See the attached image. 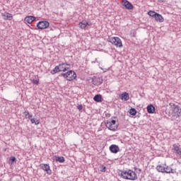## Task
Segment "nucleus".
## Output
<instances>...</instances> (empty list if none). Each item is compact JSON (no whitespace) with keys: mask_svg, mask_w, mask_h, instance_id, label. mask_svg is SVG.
<instances>
[{"mask_svg":"<svg viewBox=\"0 0 181 181\" xmlns=\"http://www.w3.org/2000/svg\"><path fill=\"white\" fill-rule=\"evenodd\" d=\"M121 177L127 180H136L138 179L136 173L131 170L122 171Z\"/></svg>","mask_w":181,"mask_h":181,"instance_id":"1","label":"nucleus"},{"mask_svg":"<svg viewBox=\"0 0 181 181\" xmlns=\"http://www.w3.org/2000/svg\"><path fill=\"white\" fill-rule=\"evenodd\" d=\"M69 64L62 63L59 64L58 66H55L54 69L51 71V74H56V73H60V71H67L70 67Z\"/></svg>","mask_w":181,"mask_h":181,"instance_id":"2","label":"nucleus"},{"mask_svg":"<svg viewBox=\"0 0 181 181\" xmlns=\"http://www.w3.org/2000/svg\"><path fill=\"white\" fill-rule=\"evenodd\" d=\"M61 76L64 78H66V80H68V81H72V80H74V78H76V77H77V74H76V72H74V71H71V70H70L69 71H68L66 73H62Z\"/></svg>","mask_w":181,"mask_h":181,"instance_id":"3","label":"nucleus"},{"mask_svg":"<svg viewBox=\"0 0 181 181\" xmlns=\"http://www.w3.org/2000/svg\"><path fill=\"white\" fill-rule=\"evenodd\" d=\"M107 42L112 43V45H115L116 47H122V41L118 37H109Z\"/></svg>","mask_w":181,"mask_h":181,"instance_id":"4","label":"nucleus"},{"mask_svg":"<svg viewBox=\"0 0 181 181\" xmlns=\"http://www.w3.org/2000/svg\"><path fill=\"white\" fill-rule=\"evenodd\" d=\"M106 127L107 129H110V131H117L118 129V124H117V121L112 119V120H107L106 122Z\"/></svg>","mask_w":181,"mask_h":181,"instance_id":"5","label":"nucleus"},{"mask_svg":"<svg viewBox=\"0 0 181 181\" xmlns=\"http://www.w3.org/2000/svg\"><path fill=\"white\" fill-rule=\"evenodd\" d=\"M170 105L171 107L172 114L174 115V117H180V114H181L180 107L173 103H170Z\"/></svg>","mask_w":181,"mask_h":181,"instance_id":"6","label":"nucleus"},{"mask_svg":"<svg viewBox=\"0 0 181 181\" xmlns=\"http://www.w3.org/2000/svg\"><path fill=\"white\" fill-rule=\"evenodd\" d=\"M50 23L48 21H39L37 24V28L43 30V29H47L49 28Z\"/></svg>","mask_w":181,"mask_h":181,"instance_id":"7","label":"nucleus"},{"mask_svg":"<svg viewBox=\"0 0 181 181\" xmlns=\"http://www.w3.org/2000/svg\"><path fill=\"white\" fill-rule=\"evenodd\" d=\"M104 80L101 77H95L94 76L92 78V84L93 86H101V83H103Z\"/></svg>","mask_w":181,"mask_h":181,"instance_id":"8","label":"nucleus"},{"mask_svg":"<svg viewBox=\"0 0 181 181\" xmlns=\"http://www.w3.org/2000/svg\"><path fill=\"white\" fill-rule=\"evenodd\" d=\"M40 168H41L42 170H45L47 175L52 174V170H50V165H49V164H40Z\"/></svg>","mask_w":181,"mask_h":181,"instance_id":"9","label":"nucleus"},{"mask_svg":"<svg viewBox=\"0 0 181 181\" xmlns=\"http://www.w3.org/2000/svg\"><path fill=\"white\" fill-rule=\"evenodd\" d=\"M122 5L124 6V8H126V9H134V5H132V4H131V2H129L128 0H123Z\"/></svg>","mask_w":181,"mask_h":181,"instance_id":"10","label":"nucleus"},{"mask_svg":"<svg viewBox=\"0 0 181 181\" xmlns=\"http://www.w3.org/2000/svg\"><path fill=\"white\" fill-rule=\"evenodd\" d=\"M1 16H3L4 21H12V19H13L12 14L8 12L2 13Z\"/></svg>","mask_w":181,"mask_h":181,"instance_id":"11","label":"nucleus"},{"mask_svg":"<svg viewBox=\"0 0 181 181\" xmlns=\"http://www.w3.org/2000/svg\"><path fill=\"white\" fill-rule=\"evenodd\" d=\"M110 151L112 153H118L119 152V147L115 144H112L110 146Z\"/></svg>","mask_w":181,"mask_h":181,"instance_id":"12","label":"nucleus"},{"mask_svg":"<svg viewBox=\"0 0 181 181\" xmlns=\"http://www.w3.org/2000/svg\"><path fill=\"white\" fill-rule=\"evenodd\" d=\"M119 98L123 101H128V100H129V94L127 92H124L120 95Z\"/></svg>","mask_w":181,"mask_h":181,"instance_id":"13","label":"nucleus"},{"mask_svg":"<svg viewBox=\"0 0 181 181\" xmlns=\"http://www.w3.org/2000/svg\"><path fill=\"white\" fill-rule=\"evenodd\" d=\"M154 19L156 22H160V23H162L163 22V21H165V19L163 18V16H162V15L158 13L156 14Z\"/></svg>","mask_w":181,"mask_h":181,"instance_id":"14","label":"nucleus"},{"mask_svg":"<svg viewBox=\"0 0 181 181\" xmlns=\"http://www.w3.org/2000/svg\"><path fill=\"white\" fill-rule=\"evenodd\" d=\"M36 18H35V16H27L25 18V22H27V23H32V22H33V21H35Z\"/></svg>","mask_w":181,"mask_h":181,"instance_id":"15","label":"nucleus"},{"mask_svg":"<svg viewBox=\"0 0 181 181\" xmlns=\"http://www.w3.org/2000/svg\"><path fill=\"white\" fill-rule=\"evenodd\" d=\"M147 112H148V114H153V112H155V107L153 105H149L147 106Z\"/></svg>","mask_w":181,"mask_h":181,"instance_id":"16","label":"nucleus"},{"mask_svg":"<svg viewBox=\"0 0 181 181\" xmlns=\"http://www.w3.org/2000/svg\"><path fill=\"white\" fill-rule=\"evenodd\" d=\"M173 149L174 151H175V153H177V155H179L181 158V150L180 148H179V146L176 144H173Z\"/></svg>","mask_w":181,"mask_h":181,"instance_id":"17","label":"nucleus"},{"mask_svg":"<svg viewBox=\"0 0 181 181\" xmlns=\"http://www.w3.org/2000/svg\"><path fill=\"white\" fill-rule=\"evenodd\" d=\"M93 100L96 103H101V101H103V96L100 94L95 95Z\"/></svg>","mask_w":181,"mask_h":181,"instance_id":"18","label":"nucleus"},{"mask_svg":"<svg viewBox=\"0 0 181 181\" xmlns=\"http://www.w3.org/2000/svg\"><path fill=\"white\" fill-rule=\"evenodd\" d=\"M164 173H175L173 169L169 166L164 167Z\"/></svg>","mask_w":181,"mask_h":181,"instance_id":"19","label":"nucleus"},{"mask_svg":"<svg viewBox=\"0 0 181 181\" xmlns=\"http://www.w3.org/2000/svg\"><path fill=\"white\" fill-rule=\"evenodd\" d=\"M78 26L81 29H86V28H87V21H83L82 22H80L78 23Z\"/></svg>","mask_w":181,"mask_h":181,"instance_id":"20","label":"nucleus"},{"mask_svg":"<svg viewBox=\"0 0 181 181\" xmlns=\"http://www.w3.org/2000/svg\"><path fill=\"white\" fill-rule=\"evenodd\" d=\"M156 170L158 172H160V173H165V167L162 165H158L156 166Z\"/></svg>","mask_w":181,"mask_h":181,"instance_id":"21","label":"nucleus"},{"mask_svg":"<svg viewBox=\"0 0 181 181\" xmlns=\"http://www.w3.org/2000/svg\"><path fill=\"white\" fill-rule=\"evenodd\" d=\"M64 157H57L56 158V161L59 162V163H64Z\"/></svg>","mask_w":181,"mask_h":181,"instance_id":"22","label":"nucleus"},{"mask_svg":"<svg viewBox=\"0 0 181 181\" xmlns=\"http://www.w3.org/2000/svg\"><path fill=\"white\" fill-rule=\"evenodd\" d=\"M158 13H156V12H155V11H148V15L149 16H151L152 18H155L156 16V14H157Z\"/></svg>","mask_w":181,"mask_h":181,"instance_id":"23","label":"nucleus"},{"mask_svg":"<svg viewBox=\"0 0 181 181\" xmlns=\"http://www.w3.org/2000/svg\"><path fill=\"white\" fill-rule=\"evenodd\" d=\"M24 115H25V118H28V119H30L32 118L33 115L29 114V111L25 110L24 112Z\"/></svg>","mask_w":181,"mask_h":181,"instance_id":"24","label":"nucleus"},{"mask_svg":"<svg viewBox=\"0 0 181 181\" xmlns=\"http://www.w3.org/2000/svg\"><path fill=\"white\" fill-rule=\"evenodd\" d=\"M129 114L133 116L136 115V110H135V108H131L129 110Z\"/></svg>","mask_w":181,"mask_h":181,"instance_id":"25","label":"nucleus"},{"mask_svg":"<svg viewBox=\"0 0 181 181\" xmlns=\"http://www.w3.org/2000/svg\"><path fill=\"white\" fill-rule=\"evenodd\" d=\"M30 122L32 124H35V125H39L40 124V121H39L38 119L36 120V119H35V118H33V119L30 118Z\"/></svg>","mask_w":181,"mask_h":181,"instance_id":"26","label":"nucleus"},{"mask_svg":"<svg viewBox=\"0 0 181 181\" xmlns=\"http://www.w3.org/2000/svg\"><path fill=\"white\" fill-rule=\"evenodd\" d=\"M15 162H16V158H15L14 156L11 157L9 159L10 165H13V163H15Z\"/></svg>","mask_w":181,"mask_h":181,"instance_id":"27","label":"nucleus"},{"mask_svg":"<svg viewBox=\"0 0 181 181\" xmlns=\"http://www.w3.org/2000/svg\"><path fill=\"white\" fill-rule=\"evenodd\" d=\"M99 168L100 169V172H105L107 170V167L104 165H100Z\"/></svg>","mask_w":181,"mask_h":181,"instance_id":"28","label":"nucleus"},{"mask_svg":"<svg viewBox=\"0 0 181 181\" xmlns=\"http://www.w3.org/2000/svg\"><path fill=\"white\" fill-rule=\"evenodd\" d=\"M130 36H132V37H136V31H135V30H131Z\"/></svg>","mask_w":181,"mask_h":181,"instance_id":"29","label":"nucleus"},{"mask_svg":"<svg viewBox=\"0 0 181 181\" xmlns=\"http://www.w3.org/2000/svg\"><path fill=\"white\" fill-rule=\"evenodd\" d=\"M33 84H36V86H37V84H39V80L33 79Z\"/></svg>","mask_w":181,"mask_h":181,"instance_id":"30","label":"nucleus"},{"mask_svg":"<svg viewBox=\"0 0 181 181\" xmlns=\"http://www.w3.org/2000/svg\"><path fill=\"white\" fill-rule=\"evenodd\" d=\"M78 110H79V111H81V110H83V105H79L77 106Z\"/></svg>","mask_w":181,"mask_h":181,"instance_id":"31","label":"nucleus"},{"mask_svg":"<svg viewBox=\"0 0 181 181\" xmlns=\"http://www.w3.org/2000/svg\"><path fill=\"white\" fill-rule=\"evenodd\" d=\"M158 2H165L166 0H158Z\"/></svg>","mask_w":181,"mask_h":181,"instance_id":"32","label":"nucleus"},{"mask_svg":"<svg viewBox=\"0 0 181 181\" xmlns=\"http://www.w3.org/2000/svg\"><path fill=\"white\" fill-rule=\"evenodd\" d=\"M90 25H91V23L87 22V26H90Z\"/></svg>","mask_w":181,"mask_h":181,"instance_id":"33","label":"nucleus"}]
</instances>
